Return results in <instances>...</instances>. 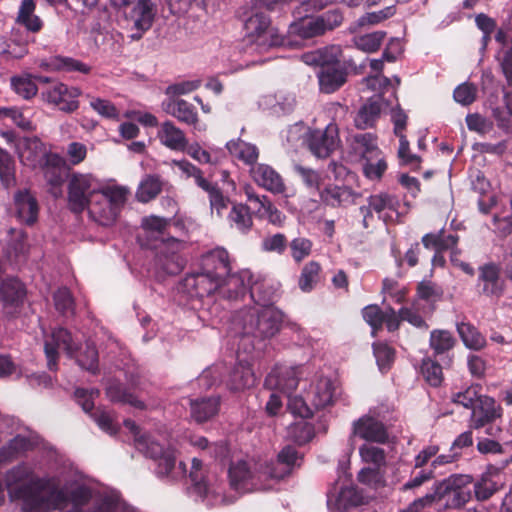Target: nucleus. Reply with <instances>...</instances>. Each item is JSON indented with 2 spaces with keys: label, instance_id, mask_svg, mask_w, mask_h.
Returning a JSON list of instances; mask_svg holds the SVG:
<instances>
[{
  "label": "nucleus",
  "instance_id": "f257e3e1",
  "mask_svg": "<svg viewBox=\"0 0 512 512\" xmlns=\"http://www.w3.org/2000/svg\"><path fill=\"white\" fill-rule=\"evenodd\" d=\"M5 485L12 500L22 501L23 512H49L67 503L66 492L52 477H39L26 463L6 472Z\"/></svg>",
  "mask_w": 512,
  "mask_h": 512
},
{
  "label": "nucleus",
  "instance_id": "f03ea898",
  "mask_svg": "<svg viewBox=\"0 0 512 512\" xmlns=\"http://www.w3.org/2000/svg\"><path fill=\"white\" fill-rule=\"evenodd\" d=\"M283 314L273 306L243 308L232 318L236 333L261 340L274 337L281 328Z\"/></svg>",
  "mask_w": 512,
  "mask_h": 512
},
{
  "label": "nucleus",
  "instance_id": "7ed1b4c3",
  "mask_svg": "<svg viewBox=\"0 0 512 512\" xmlns=\"http://www.w3.org/2000/svg\"><path fill=\"white\" fill-rule=\"evenodd\" d=\"M471 483V476L454 474L436 482L434 492L426 494L425 497H430V502L436 503L439 509H460L472 497Z\"/></svg>",
  "mask_w": 512,
  "mask_h": 512
},
{
  "label": "nucleus",
  "instance_id": "20e7f679",
  "mask_svg": "<svg viewBox=\"0 0 512 512\" xmlns=\"http://www.w3.org/2000/svg\"><path fill=\"white\" fill-rule=\"evenodd\" d=\"M100 192V183L92 174L72 173L68 183V204L72 211L82 212Z\"/></svg>",
  "mask_w": 512,
  "mask_h": 512
},
{
  "label": "nucleus",
  "instance_id": "39448f33",
  "mask_svg": "<svg viewBox=\"0 0 512 512\" xmlns=\"http://www.w3.org/2000/svg\"><path fill=\"white\" fill-rule=\"evenodd\" d=\"M338 125L329 123L324 129H314L308 134L310 151L318 158H327L340 147Z\"/></svg>",
  "mask_w": 512,
  "mask_h": 512
},
{
  "label": "nucleus",
  "instance_id": "423d86ee",
  "mask_svg": "<svg viewBox=\"0 0 512 512\" xmlns=\"http://www.w3.org/2000/svg\"><path fill=\"white\" fill-rule=\"evenodd\" d=\"M58 348H62L69 357H74L78 349L71 333L64 328L55 329L50 339L45 341V354L49 370L57 368Z\"/></svg>",
  "mask_w": 512,
  "mask_h": 512
},
{
  "label": "nucleus",
  "instance_id": "0eeeda50",
  "mask_svg": "<svg viewBox=\"0 0 512 512\" xmlns=\"http://www.w3.org/2000/svg\"><path fill=\"white\" fill-rule=\"evenodd\" d=\"M299 460H301V456L296 448L291 445H286L278 453L276 463L266 462L264 467H262L265 478L283 479L291 473L296 465H299Z\"/></svg>",
  "mask_w": 512,
  "mask_h": 512
},
{
  "label": "nucleus",
  "instance_id": "6e6552de",
  "mask_svg": "<svg viewBox=\"0 0 512 512\" xmlns=\"http://www.w3.org/2000/svg\"><path fill=\"white\" fill-rule=\"evenodd\" d=\"M388 106V101L380 94L368 98L354 117L355 127L361 130L372 128Z\"/></svg>",
  "mask_w": 512,
  "mask_h": 512
},
{
  "label": "nucleus",
  "instance_id": "1a4fd4ad",
  "mask_svg": "<svg viewBox=\"0 0 512 512\" xmlns=\"http://www.w3.org/2000/svg\"><path fill=\"white\" fill-rule=\"evenodd\" d=\"M349 153L355 160L370 161L380 153L377 136L372 133H356L348 138Z\"/></svg>",
  "mask_w": 512,
  "mask_h": 512
},
{
  "label": "nucleus",
  "instance_id": "9d476101",
  "mask_svg": "<svg viewBox=\"0 0 512 512\" xmlns=\"http://www.w3.org/2000/svg\"><path fill=\"white\" fill-rule=\"evenodd\" d=\"M38 212V202L28 189H22L15 193L13 214L20 222L27 225L34 224L37 221Z\"/></svg>",
  "mask_w": 512,
  "mask_h": 512
},
{
  "label": "nucleus",
  "instance_id": "9b49d317",
  "mask_svg": "<svg viewBox=\"0 0 512 512\" xmlns=\"http://www.w3.org/2000/svg\"><path fill=\"white\" fill-rule=\"evenodd\" d=\"M81 91L76 87H68L59 83L45 93V97L49 103L59 107L61 111L71 113L78 109L79 102L77 98Z\"/></svg>",
  "mask_w": 512,
  "mask_h": 512
},
{
  "label": "nucleus",
  "instance_id": "f8f14e48",
  "mask_svg": "<svg viewBox=\"0 0 512 512\" xmlns=\"http://www.w3.org/2000/svg\"><path fill=\"white\" fill-rule=\"evenodd\" d=\"M65 159L58 154H50L41 167L44 178L49 185V191L54 197L62 195V185L65 180L64 176Z\"/></svg>",
  "mask_w": 512,
  "mask_h": 512
},
{
  "label": "nucleus",
  "instance_id": "ddd939ff",
  "mask_svg": "<svg viewBox=\"0 0 512 512\" xmlns=\"http://www.w3.org/2000/svg\"><path fill=\"white\" fill-rule=\"evenodd\" d=\"M353 434L379 444H385L389 439L387 428L377 418H358L353 423Z\"/></svg>",
  "mask_w": 512,
  "mask_h": 512
},
{
  "label": "nucleus",
  "instance_id": "4468645a",
  "mask_svg": "<svg viewBox=\"0 0 512 512\" xmlns=\"http://www.w3.org/2000/svg\"><path fill=\"white\" fill-rule=\"evenodd\" d=\"M50 154L44 144L36 137L25 138L20 144V160L24 165L31 168L42 167Z\"/></svg>",
  "mask_w": 512,
  "mask_h": 512
},
{
  "label": "nucleus",
  "instance_id": "2eb2a0df",
  "mask_svg": "<svg viewBox=\"0 0 512 512\" xmlns=\"http://www.w3.org/2000/svg\"><path fill=\"white\" fill-rule=\"evenodd\" d=\"M299 383L297 370L293 367L276 366L266 377L265 385L285 393L294 391Z\"/></svg>",
  "mask_w": 512,
  "mask_h": 512
},
{
  "label": "nucleus",
  "instance_id": "dca6fc26",
  "mask_svg": "<svg viewBox=\"0 0 512 512\" xmlns=\"http://www.w3.org/2000/svg\"><path fill=\"white\" fill-rule=\"evenodd\" d=\"M262 467H264V465L261 464L259 470L255 469L252 471L248 463L244 460L232 463L228 470L231 486L236 490H240L245 488V486L254 479L259 481L267 480L268 478H265Z\"/></svg>",
  "mask_w": 512,
  "mask_h": 512
},
{
  "label": "nucleus",
  "instance_id": "f3484780",
  "mask_svg": "<svg viewBox=\"0 0 512 512\" xmlns=\"http://www.w3.org/2000/svg\"><path fill=\"white\" fill-rule=\"evenodd\" d=\"M342 49L338 45H330L321 49L304 53L302 61L310 66H319L321 69L326 67L339 66Z\"/></svg>",
  "mask_w": 512,
  "mask_h": 512
},
{
  "label": "nucleus",
  "instance_id": "a211bd4d",
  "mask_svg": "<svg viewBox=\"0 0 512 512\" xmlns=\"http://www.w3.org/2000/svg\"><path fill=\"white\" fill-rule=\"evenodd\" d=\"M201 269L205 273L223 281L230 273V262L228 252L224 249H215L207 253L202 260Z\"/></svg>",
  "mask_w": 512,
  "mask_h": 512
},
{
  "label": "nucleus",
  "instance_id": "6ab92c4d",
  "mask_svg": "<svg viewBox=\"0 0 512 512\" xmlns=\"http://www.w3.org/2000/svg\"><path fill=\"white\" fill-rule=\"evenodd\" d=\"M90 217L103 226L111 225L115 222L118 213L114 206L105 195H96L94 199L86 206Z\"/></svg>",
  "mask_w": 512,
  "mask_h": 512
},
{
  "label": "nucleus",
  "instance_id": "aec40b11",
  "mask_svg": "<svg viewBox=\"0 0 512 512\" xmlns=\"http://www.w3.org/2000/svg\"><path fill=\"white\" fill-rule=\"evenodd\" d=\"M221 284L222 281L205 273L202 269L186 279V286L198 297L210 296L216 291L220 292Z\"/></svg>",
  "mask_w": 512,
  "mask_h": 512
},
{
  "label": "nucleus",
  "instance_id": "412c9836",
  "mask_svg": "<svg viewBox=\"0 0 512 512\" xmlns=\"http://www.w3.org/2000/svg\"><path fill=\"white\" fill-rule=\"evenodd\" d=\"M155 9L150 0H138L131 11L127 13L128 19L140 32L148 30L154 20Z\"/></svg>",
  "mask_w": 512,
  "mask_h": 512
},
{
  "label": "nucleus",
  "instance_id": "4be33fe9",
  "mask_svg": "<svg viewBox=\"0 0 512 512\" xmlns=\"http://www.w3.org/2000/svg\"><path fill=\"white\" fill-rule=\"evenodd\" d=\"M318 81L321 92L326 94L333 93L347 81V71L340 66L320 69Z\"/></svg>",
  "mask_w": 512,
  "mask_h": 512
},
{
  "label": "nucleus",
  "instance_id": "5701e85b",
  "mask_svg": "<svg viewBox=\"0 0 512 512\" xmlns=\"http://www.w3.org/2000/svg\"><path fill=\"white\" fill-rule=\"evenodd\" d=\"M250 172L254 180L265 189L274 193L284 191L285 186L281 176L270 166L260 164L252 167Z\"/></svg>",
  "mask_w": 512,
  "mask_h": 512
},
{
  "label": "nucleus",
  "instance_id": "b1692460",
  "mask_svg": "<svg viewBox=\"0 0 512 512\" xmlns=\"http://www.w3.org/2000/svg\"><path fill=\"white\" fill-rule=\"evenodd\" d=\"M503 486L501 474L498 471H487L474 483V493L478 501L490 499Z\"/></svg>",
  "mask_w": 512,
  "mask_h": 512
},
{
  "label": "nucleus",
  "instance_id": "393cba45",
  "mask_svg": "<svg viewBox=\"0 0 512 512\" xmlns=\"http://www.w3.org/2000/svg\"><path fill=\"white\" fill-rule=\"evenodd\" d=\"M157 136L163 145L174 151H183L188 145L184 132L171 121L161 124Z\"/></svg>",
  "mask_w": 512,
  "mask_h": 512
},
{
  "label": "nucleus",
  "instance_id": "a878e982",
  "mask_svg": "<svg viewBox=\"0 0 512 512\" xmlns=\"http://www.w3.org/2000/svg\"><path fill=\"white\" fill-rule=\"evenodd\" d=\"M34 0H22L16 17V23L31 33H38L43 27V21L35 14Z\"/></svg>",
  "mask_w": 512,
  "mask_h": 512
},
{
  "label": "nucleus",
  "instance_id": "bb28decb",
  "mask_svg": "<svg viewBox=\"0 0 512 512\" xmlns=\"http://www.w3.org/2000/svg\"><path fill=\"white\" fill-rule=\"evenodd\" d=\"M29 245L23 229L10 228L6 240V256L11 261H18L28 252Z\"/></svg>",
  "mask_w": 512,
  "mask_h": 512
},
{
  "label": "nucleus",
  "instance_id": "cd10ccee",
  "mask_svg": "<svg viewBox=\"0 0 512 512\" xmlns=\"http://www.w3.org/2000/svg\"><path fill=\"white\" fill-rule=\"evenodd\" d=\"M164 185L165 182L159 175H146L137 188L136 199L141 203H148L162 192Z\"/></svg>",
  "mask_w": 512,
  "mask_h": 512
},
{
  "label": "nucleus",
  "instance_id": "c85d7f7f",
  "mask_svg": "<svg viewBox=\"0 0 512 512\" xmlns=\"http://www.w3.org/2000/svg\"><path fill=\"white\" fill-rule=\"evenodd\" d=\"M397 201L388 194L372 195L369 198V209L379 214L384 221H393L397 217Z\"/></svg>",
  "mask_w": 512,
  "mask_h": 512
},
{
  "label": "nucleus",
  "instance_id": "c756f323",
  "mask_svg": "<svg viewBox=\"0 0 512 512\" xmlns=\"http://www.w3.org/2000/svg\"><path fill=\"white\" fill-rule=\"evenodd\" d=\"M166 112L189 125L198 123V115L193 106L183 99H173L166 106Z\"/></svg>",
  "mask_w": 512,
  "mask_h": 512
},
{
  "label": "nucleus",
  "instance_id": "7c9ffc66",
  "mask_svg": "<svg viewBox=\"0 0 512 512\" xmlns=\"http://www.w3.org/2000/svg\"><path fill=\"white\" fill-rule=\"evenodd\" d=\"M306 419L300 418L287 427L286 437L298 445H304L314 437V426Z\"/></svg>",
  "mask_w": 512,
  "mask_h": 512
},
{
  "label": "nucleus",
  "instance_id": "2f4dec72",
  "mask_svg": "<svg viewBox=\"0 0 512 512\" xmlns=\"http://www.w3.org/2000/svg\"><path fill=\"white\" fill-rule=\"evenodd\" d=\"M106 395L112 401L143 409L144 404L129 393L117 380H110L106 387Z\"/></svg>",
  "mask_w": 512,
  "mask_h": 512
},
{
  "label": "nucleus",
  "instance_id": "473e14b6",
  "mask_svg": "<svg viewBox=\"0 0 512 512\" xmlns=\"http://www.w3.org/2000/svg\"><path fill=\"white\" fill-rule=\"evenodd\" d=\"M336 390L335 382L329 378L321 377L315 389L313 405L316 409H322L332 404Z\"/></svg>",
  "mask_w": 512,
  "mask_h": 512
},
{
  "label": "nucleus",
  "instance_id": "72a5a7b5",
  "mask_svg": "<svg viewBox=\"0 0 512 512\" xmlns=\"http://www.w3.org/2000/svg\"><path fill=\"white\" fill-rule=\"evenodd\" d=\"M31 442L24 436L17 435L10 440L7 445L0 448V461L10 462L16 459L20 454L28 451Z\"/></svg>",
  "mask_w": 512,
  "mask_h": 512
},
{
  "label": "nucleus",
  "instance_id": "f704fd0d",
  "mask_svg": "<svg viewBox=\"0 0 512 512\" xmlns=\"http://www.w3.org/2000/svg\"><path fill=\"white\" fill-rule=\"evenodd\" d=\"M229 152L248 165H254L258 159V150L255 146L243 141H230L226 145Z\"/></svg>",
  "mask_w": 512,
  "mask_h": 512
},
{
  "label": "nucleus",
  "instance_id": "c9c22d12",
  "mask_svg": "<svg viewBox=\"0 0 512 512\" xmlns=\"http://www.w3.org/2000/svg\"><path fill=\"white\" fill-rule=\"evenodd\" d=\"M2 299L9 304H18L26 295L24 285L17 279L5 280L0 289Z\"/></svg>",
  "mask_w": 512,
  "mask_h": 512
},
{
  "label": "nucleus",
  "instance_id": "e433bc0d",
  "mask_svg": "<svg viewBox=\"0 0 512 512\" xmlns=\"http://www.w3.org/2000/svg\"><path fill=\"white\" fill-rule=\"evenodd\" d=\"M323 21L317 18H306L292 25V30L301 38H312L324 34Z\"/></svg>",
  "mask_w": 512,
  "mask_h": 512
},
{
  "label": "nucleus",
  "instance_id": "4c0bfd02",
  "mask_svg": "<svg viewBox=\"0 0 512 512\" xmlns=\"http://www.w3.org/2000/svg\"><path fill=\"white\" fill-rule=\"evenodd\" d=\"M321 200L332 207H339L350 201V191L345 187L329 185L320 192Z\"/></svg>",
  "mask_w": 512,
  "mask_h": 512
},
{
  "label": "nucleus",
  "instance_id": "58836bf2",
  "mask_svg": "<svg viewBox=\"0 0 512 512\" xmlns=\"http://www.w3.org/2000/svg\"><path fill=\"white\" fill-rule=\"evenodd\" d=\"M171 221L172 219L160 217L157 215H149L142 219L141 227L146 232V234L158 238L168 231L171 225Z\"/></svg>",
  "mask_w": 512,
  "mask_h": 512
},
{
  "label": "nucleus",
  "instance_id": "ea45409f",
  "mask_svg": "<svg viewBox=\"0 0 512 512\" xmlns=\"http://www.w3.org/2000/svg\"><path fill=\"white\" fill-rule=\"evenodd\" d=\"M256 378L249 367H237L233 370L230 379L232 390L239 391L254 386Z\"/></svg>",
  "mask_w": 512,
  "mask_h": 512
},
{
  "label": "nucleus",
  "instance_id": "a19ab883",
  "mask_svg": "<svg viewBox=\"0 0 512 512\" xmlns=\"http://www.w3.org/2000/svg\"><path fill=\"white\" fill-rule=\"evenodd\" d=\"M0 180L7 188L16 184L15 162L10 154L0 148Z\"/></svg>",
  "mask_w": 512,
  "mask_h": 512
},
{
  "label": "nucleus",
  "instance_id": "79ce46f5",
  "mask_svg": "<svg viewBox=\"0 0 512 512\" xmlns=\"http://www.w3.org/2000/svg\"><path fill=\"white\" fill-rule=\"evenodd\" d=\"M245 291L244 281L237 274H230L223 278L220 293L228 299H237Z\"/></svg>",
  "mask_w": 512,
  "mask_h": 512
},
{
  "label": "nucleus",
  "instance_id": "37998d69",
  "mask_svg": "<svg viewBox=\"0 0 512 512\" xmlns=\"http://www.w3.org/2000/svg\"><path fill=\"white\" fill-rule=\"evenodd\" d=\"M458 332L464 344L471 349L478 350L482 348L485 344L484 337L471 324H459Z\"/></svg>",
  "mask_w": 512,
  "mask_h": 512
},
{
  "label": "nucleus",
  "instance_id": "c03bdc74",
  "mask_svg": "<svg viewBox=\"0 0 512 512\" xmlns=\"http://www.w3.org/2000/svg\"><path fill=\"white\" fill-rule=\"evenodd\" d=\"M136 448L143 452L147 457L157 460L166 452L161 444L151 439L150 435L143 433L137 437Z\"/></svg>",
  "mask_w": 512,
  "mask_h": 512
},
{
  "label": "nucleus",
  "instance_id": "a18cd8bd",
  "mask_svg": "<svg viewBox=\"0 0 512 512\" xmlns=\"http://www.w3.org/2000/svg\"><path fill=\"white\" fill-rule=\"evenodd\" d=\"M229 218L236 228L241 231L249 230L253 225L252 216L246 205H234L229 214Z\"/></svg>",
  "mask_w": 512,
  "mask_h": 512
},
{
  "label": "nucleus",
  "instance_id": "49530a36",
  "mask_svg": "<svg viewBox=\"0 0 512 512\" xmlns=\"http://www.w3.org/2000/svg\"><path fill=\"white\" fill-rule=\"evenodd\" d=\"M481 279L485 282L484 291L487 294L495 295L500 292L498 285L499 269L494 264H488L481 268Z\"/></svg>",
  "mask_w": 512,
  "mask_h": 512
},
{
  "label": "nucleus",
  "instance_id": "de8ad7c7",
  "mask_svg": "<svg viewBox=\"0 0 512 512\" xmlns=\"http://www.w3.org/2000/svg\"><path fill=\"white\" fill-rule=\"evenodd\" d=\"M385 36L386 32L375 31L355 38V45L362 51L375 52L381 46Z\"/></svg>",
  "mask_w": 512,
  "mask_h": 512
},
{
  "label": "nucleus",
  "instance_id": "09e8293b",
  "mask_svg": "<svg viewBox=\"0 0 512 512\" xmlns=\"http://www.w3.org/2000/svg\"><path fill=\"white\" fill-rule=\"evenodd\" d=\"M77 362L83 369L96 373L98 371V352L95 346L87 342L85 348L80 351Z\"/></svg>",
  "mask_w": 512,
  "mask_h": 512
},
{
  "label": "nucleus",
  "instance_id": "8fccbe9b",
  "mask_svg": "<svg viewBox=\"0 0 512 512\" xmlns=\"http://www.w3.org/2000/svg\"><path fill=\"white\" fill-rule=\"evenodd\" d=\"M54 305L56 310L64 316L74 314V299L67 288H59L54 293Z\"/></svg>",
  "mask_w": 512,
  "mask_h": 512
},
{
  "label": "nucleus",
  "instance_id": "3c124183",
  "mask_svg": "<svg viewBox=\"0 0 512 512\" xmlns=\"http://www.w3.org/2000/svg\"><path fill=\"white\" fill-rule=\"evenodd\" d=\"M421 372L424 379L432 386H439L443 381V372L440 364L432 359L423 360Z\"/></svg>",
  "mask_w": 512,
  "mask_h": 512
},
{
  "label": "nucleus",
  "instance_id": "603ef678",
  "mask_svg": "<svg viewBox=\"0 0 512 512\" xmlns=\"http://www.w3.org/2000/svg\"><path fill=\"white\" fill-rule=\"evenodd\" d=\"M192 413L203 416H215L220 412V398L210 397L191 401Z\"/></svg>",
  "mask_w": 512,
  "mask_h": 512
},
{
  "label": "nucleus",
  "instance_id": "864d4df0",
  "mask_svg": "<svg viewBox=\"0 0 512 512\" xmlns=\"http://www.w3.org/2000/svg\"><path fill=\"white\" fill-rule=\"evenodd\" d=\"M359 454L362 461L373 464L375 467H381L386 462L384 449L376 446L364 444L359 448Z\"/></svg>",
  "mask_w": 512,
  "mask_h": 512
},
{
  "label": "nucleus",
  "instance_id": "5fc2aeb1",
  "mask_svg": "<svg viewBox=\"0 0 512 512\" xmlns=\"http://www.w3.org/2000/svg\"><path fill=\"white\" fill-rule=\"evenodd\" d=\"M500 407L493 398L486 395H478L474 406L473 416H500Z\"/></svg>",
  "mask_w": 512,
  "mask_h": 512
},
{
  "label": "nucleus",
  "instance_id": "6e6d98bb",
  "mask_svg": "<svg viewBox=\"0 0 512 512\" xmlns=\"http://www.w3.org/2000/svg\"><path fill=\"white\" fill-rule=\"evenodd\" d=\"M202 468V461L193 458L192 460V470L190 472V479L193 484V489L197 495L204 498L208 495L209 488L207 483L204 481L203 476L199 473Z\"/></svg>",
  "mask_w": 512,
  "mask_h": 512
},
{
  "label": "nucleus",
  "instance_id": "4d7b16f0",
  "mask_svg": "<svg viewBox=\"0 0 512 512\" xmlns=\"http://www.w3.org/2000/svg\"><path fill=\"white\" fill-rule=\"evenodd\" d=\"M430 345L436 353H443L454 345V338L446 330H436L431 333Z\"/></svg>",
  "mask_w": 512,
  "mask_h": 512
},
{
  "label": "nucleus",
  "instance_id": "13d9d810",
  "mask_svg": "<svg viewBox=\"0 0 512 512\" xmlns=\"http://www.w3.org/2000/svg\"><path fill=\"white\" fill-rule=\"evenodd\" d=\"M11 82L16 93L25 99H30L37 94L38 88L29 75L13 77Z\"/></svg>",
  "mask_w": 512,
  "mask_h": 512
},
{
  "label": "nucleus",
  "instance_id": "bf43d9fd",
  "mask_svg": "<svg viewBox=\"0 0 512 512\" xmlns=\"http://www.w3.org/2000/svg\"><path fill=\"white\" fill-rule=\"evenodd\" d=\"M319 271L320 265L315 261H311L304 266L299 279V286L303 291L312 289L313 284L317 281Z\"/></svg>",
  "mask_w": 512,
  "mask_h": 512
},
{
  "label": "nucleus",
  "instance_id": "052dcab7",
  "mask_svg": "<svg viewBox=\"0 0 512 512\" xmlns=\"http://www.w3.org/2000/svg\"><path fill=\"white\" fill-rule=\"evenodd\" d=\"M53 66L58 70L67 72L77 71L84 74L90 72L89 66L79 60L70 57H55L53 59Z\"/></svg>",
  "mask_w": 512,
  "mask_h": 512
},
{
  "label": "nucleus",
  "instance_id": "680f3d73",
  "mask_svg": "<svg viewBox=\"0 0 512 512\" xmlns=\"http://www.w3.org/2000/svg\"><path fill=\"white\" fill-rule=\"evenodd\" d=\"M477 398V391L474 388L469 387L463 392L453 394L452 403L457 406L463 407L466 410V412L473 413Z\"/></svg>",
  "mask_w": 512,
  "mask_h": 512
},
{
  "label": "nucleus",
  "instance_id": "e2e57ef3",
  "mask_svg": "<svg viewBox=\"0 0 512 512\" xmlns=\"http://www.w3.org/2000/svg\"><path fill=\"white\" fill-rule=\"evenodd\" d=\"M209 194V201L212 212H216L218 216L222 215V211L228 207V199H226L220 189L209 183L208 187L203 188Z\"/></svg>",
  "mask_w": 512,
  "mask_h": 512
},
{
  "label": "nucleus",
  "instance_id": "0e129e2a",
  "mask_svg": "<svg viewBox=\"0 0 512 512\" xmlns=\"http://www.w3.org/2000/svg\"><path fill=\"white\" fill-rule=\"evenodd\" d=\"M394 14L395 8L393 6L386 7L377 12L366 13L359 18L358 25L361 27L376 25L392 17Z\"/></svg>",
  "mask_w": 512,
  "mask_h": 512
},
{
  "label": "nucleus",
  "instance_id": "69168bd1",
  "mask_svg": "<svg viewBox=\"0 0 512 512\" xmlns=\"http://www.w3.org/2000/svg\"><path fill=\"white\" fill-rule=\"evenodd\" d=\"M157 265L170 275L178 274L183 268L179 257L175 253H172L171 255H165L161 252L157 256Z\"/></svg>",
  "mask_w": 512,
  "mask_h": 512
},
{
  "label": "nucleus",
  "instance_id": "338daca9",
  "mask_svg": "<svg viewBox=\"0 0 512 512\" xmlns=\"http://www.w3.org/2000/svg\"><path fill=\"white\" fill-rule=\"evenodd\" d=\"M270 21L261 14L251 16L245 23V28L251 36H262L266 33Z\"/></svg>",
  "mask_w": 512,
  "mask_h": 512
},
{
  "label": "nucleus",
  "instance_id": "774afa93",
  "mask_svg": "<svg viewBox=\"0 0 512 512\" xmlns=\"http://www.w3.org/2000/svg\"><path fill=\"white\" fill-rule=\"evenodd\" d=\"M290 249L294 260L300 262L310 255L312 250V242L306 238L298 237L291 241Z\"/></svg>",
  "mask_w": 512,
  "mask_h": 512
}]
</instances>
